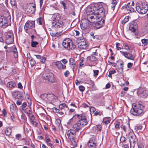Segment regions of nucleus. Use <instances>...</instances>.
Wrapping results in <instances>:
<instances>
[{
	"label": "nucleus",
	"instance_id": "obj_1",
	"mask_svg": "<svg viewBox=\"0 0 148 148\" xmlns=\"http://www.w3.org/2000/svg\"><path fill=\"white\" fill-rule=\"evenodd\" d=\"M87 18L90 19L93 26L99 29L104 25L105 21L102 18L105 16V11L102 6L97 3H93L88 8Z\"/></svg>",
	"mask_w": 148,
	"mask_h": 148
},
{
	"label": "nucleus",
	"instance_id": "obj_2",
	"mask_svg": "<svg viewBox=\"0 0 148 148\" xmlns=\"http://www.w3.org/2000/svg\"><path fill=\"white\" fill-rule=\"evenodd\" d=\"M144 108V106L141 102H139L138 104L133 103L130 110V113L135 116H141L143 114V109Z\"/></svg>",
	"mask_w": 148,
	"mask_h": 148
},
{
	"label": "nucleus",
	"instance_id": "obj_3",
	"mask_svg": "<svg viewBox=\"0 0 148 148\" xmlns=\"http://www.w3.org/2000/svg\"><path fill=\"white\" fill-rule=\"evenodd\" d=\"M53 26L56 28L58 32H51L50 34L53 36L58 37L61 35V33L63 31L64 29V23L62 21L60 20L52 24Z\"/></svg>",
	"mask_w": 148,
	"mask_h": 148
},
{
	"label": "nucleus",
	"instance_id": "obj_4",
	"mask_svg": "<svg viewBox=\"0 0 148 148\" xmlns=\"http://www.w3.org/2000/svg\"><path fill=\"white\" fill-rule=\"evenodd\" d=\"M62 44L64 48L69 50H73L76 47V45L73 44L72 40L69 38L65 39Z\"/></svg>",
	"mask_w": 148,
	"mask_h": 148
},
{
	"label": "nucleus",
	"instance_id": "obj_5",
	"mask_svg": "<svg viewBox=\"0 0 148 148\" xmlns=\"http://www.w3.org/2000/svg\"><path fill=\"white\" fill-rule=\"evenodd\" d=\"M136 9L138 13L142 14H145L148 10V5L142 3H137L136 4Z\"/></svg>",
	"mask_w": 148,
	"mask_h": 148
},
{
	"label": "nucleus",
	"instance_id": "obj_6",
	"mask_svg": "<svg viewBox=\"0 0 148 148\" xmlns=\"http://www.w3.org/2000/svg\"><path fill=\"white\" fill-rule=\"evenodd\" d=\"M8 16H5L4 18H0V27H5L9 25L11 21V16L8 12L6 13Z\"/></svg>",
	"mask_w": 148,
	"mask_h": 148
},
{
	"label": "nucleus",
	"instance_id": "obj_7",
	"mask_svg": "<svg viewBox=\"0 0 148 148\" xmlns=\"http://www.w3.org/2000/svg\"><path fill=\"white\" fill-rule=\"evenodd\" d=\"M43 78L46 82L53 83L54 82V77L53 73L48 72L43 74Z\"/></svg>",
	"mask_w": 148,
	"mask_h": 148
},
{
	"label": "nucleus",
	"instance_id": "obj_8",
	"mask_svg": "<svg viewBox=\"0 0 148 148\" xmlns=\"http://www.w3.org/2000/svg\"><path fill=\"white\" fill-rule=\"evenodd\" d=\"M40 97L42 99L48 102L53 101L55 99V96L52 94L45 93L41 95Z\"/></svg>",
	"mask_w": 148,
	"mask_h": 148
},
{
	"label": "nucleus",
	"instance_id": "obj_9",
	"mask_svg": "<svg viewBox=\"0 0 148 148\" xmlns=\"http://www.w3.org/2000/svg\"><path fill=\"white\" fill-rule=\"evenodd\" d=\"M90 19H83L81 21V27L82 29L89 28L92 23Z\"/></svg>",
	"mask_w": 148,
	"mask_h": 148
},
{
	"label": "nucleus",
	"instance_id": "obj_10",
	"mask_svg": "<svg viewBox=\"0 0 148 148\" xmlns=\"http://www.w3.org/2000/svg\"><path fill=\"white\" fill-rule=\"evenodd\" d=\"M6 55L7 57L9 55L10 52H13L14 57L16 58H18V53L16 47L14 46L12 47L7 48L5 50Z\"/></svg>",
	"mask_w": 148,
	"mask_h": 148
},
{
	"label": "nucleus",
	"instance_id": "obj_11",
	"mask_svg": "<svg viewBox=\"0 0 148 148\" xmlns=\"http://www.w3.org/2000/svg\"><path fill=\"white\" fill-rule=\"evenodd\" d=\"M138 93L140 97L145 98L148 95V91L145 88L140 87L138 90Z\"/></svg>",
	"mask_w": 148,
	"mask_h": 148
},
{
	"label": "nucleus",
	"instance_id": "obj_12",
	"mask_svg": "<svg viewBox=\"0 0 148 148\" xmlns=\"http://www.w3.org/2000/svg\"><path fill=\"white\" fill-rule=\"evenodd\" d=\"M6 42L8 44H10L12 43L14 41L13 35L12 33L8 32L5 36Z\"/></svg>",
	"mask_w": 148,
	"mask_h": 148
},
{
	"label": "nucleus",
	"instance_id": "obj_13",
	"mask_svg": "<svg viewBox=\"0 0 148 148\" xmlns=\"http://www.w3.org/2000/svg\"><path fill=\"white\" fill-rule=\"evenodd\" d=\"M121 54L123 55L125 58L132 61H134L135 58V56L132 53L127 51L123 52L121 51H120Z\"/></svg>",
	"mask_w": 148,
	"mask_h": 148
},
{
	"label": "nucleus",
	"instance_id": "obj_14",
	"mask_svg": "<svg viewBox=\"0 0 148 148\" xmlns=\"http://www.w3.org/2000/svg\"><path fill=\"white\" fill-rule=\"evenodd\" d=\"M76 133L75 131L73 130H68L67 133L68 138L71 140H74L75 137Z\"/></svg>",
	"mask_w": 148,
	"mask_h": 148
},
{
	"label": "nucleus",
	"instance_id": "obj_15",
	"mask_svg": "<svg viewBox=\"0 0 148 148\" xmlns=\"http://www.w3.org/2000/svg\"><path fill=\"white\" fill-rule=\"evenodd\" d=\"M128 138L130 142L131 148L133 145V147L134 145L135 140L136 139V136L133 133H130L128 136Z\"/></svg>",
	"mask_w": 148,
	"mask_h": 148
},
{
	"label": "nucleus",
	"instance_id": "obj_16",
	"mask_svg": "<svg viewBox=\"0 0 148 148\" xmlns=\"http://www.w3.org/2000/svg\"><path fill=\"white\" fill-rule=\"evenodd\" d=\"M88 145L90 148H96V141L95 137H92L90 139Z\"/></svg>",
	"mask_w": 148,
	"mask_h": 148
},
{
	"label": "nucleus",
	"instance_id": "obj_17",
	"mask_svg": "<svg viewBox=\"0 0 148 148\" xmlns=\"http://www.w3.org/2000/svg\"><path fill=\"white\" fill-rule=\"evenodd\" d=\"M35 26V23L34 22L31 21H28L25 23L24 29L27 31L29 29L32 28Z\"/></svg>",
	"mask_w": 148,
	"mask_h": 148
},
{
	"label": "nucleus",
	"instance_id": "obj_18",
	"mask_svg": "<svg viewBox=\"0 0 148 148\" xmlns=\"http://www.w3.org/2000/svg\"><path fill=\"white\" fill-rule=\"evenodd\" d=\"M61 17L60 14L58 13H55L53 14L52 18V24H54L56 22L60 20Z\"/></svg>",
	"mask_w": 148,
	"mask_h": 148
},
{
	"label": "nucleus",
	"instance_id": "obj_19",
	"mask_svg": "<svg viewBox=\"0 0 148 148\" xmlns=\"http://www.w3.org/2000/svg\"><path fill=\"white\" fill-rule=\"evenodd\" d=\"M55 65L59 70H64L66 69V66L63 65L60 61H57L55 63Z\"/></svg>",
	"mask_w": 148,
	"mask_h": 148
},
{
	"label": "nucleus",
	"instance_id": "obj_20",
	"mask_svg": "<svg viewBox=\"0 0 148 148\" xmlns=\"http://www.w3.org/2000/svg\"><path fill=\"white\" fill-rule=\"evenodd\" d=\"M138 29V25L135 22H133L131 23L129 26V29L132 32H135Z\"/></svg>",
	"mask_w": 148,
	"mask_h": 148
},
{
	"label": "nucleus",
	"instance_id": "obj_21",
	"mask_svg": "<svg viewBox=\"0 0 148 148\" xmlns=\"http://www.w3.org/2000/svg\"><path fill=\"white\" fill-rule=\"evenodd\" d=\"M82 127L78 122L76 124L73 125V128L75 130L76 132H78L79 131L81 130V128Z\"/></svg>",
	"mask_w": 148,
	"mask_h": 148
},
{
	"label": "nucleus",
	"instance_id": "obj_22",
	"mask_svg": "<svg viewBox=\"0 0 148 148\" xmlns=\"http://www.w3.org/2000/svg\"><path fill=\"white\" fill-rule=\"evenodd\" d=\"M73 117H75V118H77L80 120L82 119V120H87L86 118L85 115L84 114H77L73 116Z\"/></svg>",
	"mask_w": 148,
	"mask_h": 148
},
{
	"label": "nucleus",
	"instance_id": "obj_23",
	"mask_svg": "<svg viewBox=\"0 0 148 148\" xmlns=\"http://www.w3.org/2000/svg\"><path fill=\"white\" fill-rule=\"evenodd\" d=\"M84 41H81L79 43V47L81 49H86L87 47V45L86 43V41L84 39Z\"/></svg>",
	"mask_w": 148,
	"mask_h": 148
},
{
	"label": "nucleus",
	"instance_id": "obj_24",
	"mask_svg": "<svg viewBox=\"0 0 148 148\" xmlns=\"http://www.w3.org/2000/svg\"><path fill=\"white\" fill-rule=\"evenodd\" d=\"M123 7L126 9L128 13L130 12H133L134 10V8L130 6V3H128L127 5L123 6Z\"/></svg>",
	"mask_w": 148,
	"mask_h": 148
},
{
	"label": "nucleus",
	"instance_id": "obj_25",
	"mask_svg": "<svg viewBox=\"0 0 148 148\" xmlns=\"http://www.w3.org/2000/svg\"><path fill=\"white\" fill-rule=\"evenodd\" d=\"M59 108L61 110H64V111H68L69 108L64 103H62L60 104L59 106Z\"/></svg>",
	"mask_w": 148,
	"mask_h": 148
},
{
	"label": "nucleus",
	"instance_id": "obj_26",
	"mask_svg": "<svg viewBox=\"0 0 148 148\" xmlns=\"http://www.w3.org/2000/svg\"><path fill=\"white\" fill-rule=\"evenodd\" d=\"M27 106V104L26 102H24L22 105V106H21L20 107V109L21 110V111H24L25 112H26L27 114H28V116H29V114H30L29 112H30V110H29V113H28L27 112H26L25 110V108Z\"/></svg>",
	"mask_w": 148,
	"mask_h": 148
},
{
	"label": "nucleus",
	"instance_id": "obj_27",
	"mask_svg": "<svg viewBox=\"0 0 148 148\" xmlns=\"http://www.w3.org/2000/svg\"><path fill=\"white\" fill-rule=\"evenodd\" d=\"M87 60L90 62H94L97 60V58L93 56H88L87 58Z\"/></svg>",
	"mask_w": 148,
	"mask_h": 148
},
{
	"label": "nucleus",
	"instance_id": "obj_28",
	"mask_svg": "<svg viewBox=\"0 0 148 148\" xmlns=\"http://www.w3.org/2000/svg\"><path fill=\"white\" fill-rule=\"evenodd\" d=\"M120 67L116 69L117 72L119 74H121L123 72V62H122L120 63Z\"/></svg>",
	"mask_w": 148,
	"mask_h": 148
},
{
	"label": "nucleus",
	"instance_id": "obj_29",
	"mask_svg": "<svg viewBox=\"0 0 148 148\" xmlns=\"http://www.w3.org/2000/svg\"><path fill=\"white\" fill-rule=\"evenodd\" d=\"M45 139L46 143L47 145L51 147V148H53V147H54L52 144L50 143L51 141V140L48 138V136L47 135L45 136Z\"/></svg>",
	"mask_w": 148,
	"mask_h": 148
},
{
	"label": "nucleus",
	"instance_id": "obj_30",
	"mask_svg": "<svg viewBox=\"0 0 148 148\" xmlns=\"http://www.w3.org/2000/svg\"><path fill=\"white\" fill-rule=\"evenodd\" d=\"M69 62L71 67L73 69H74L75 67V61L73 59L71 58L69 59Z\"/></svg>",
	"mask_w": 148,
	"mask_h": 148
},
{
	"label": "nucleus",
	"instance_id": "obj_31",
	"mask_svg": "<svg viewBox=\"0 0 148 148\" xmlns=\"http://www.w3.org/2000/svg\"><path fill=\"white\" fill-rule=\"evenodd\" d=\"M78 122L81 124V125L83 127L87 124L88 121L87 120H82V119H81L79 120Z\"/></svg>",
	"mask_w": 148,
	"mask_h": 148
},
{
	"label": "nucleus",
	"instance_id": "obj_32",
	"mask_svg": "<svg viewBox=\"0 0 148 148\" xmlns=\"http://www.w3.org/2000/svg\"><path fill=\"white\" fill-rule=\"evenodd\" d=\"M110 118L109 117H106L103 118V122L106 124H108L110 123Z\"/></svg>",
	"mask_w": 148,
	"mask_h": 148
},
{
	"label": "nucleus",
	"instance_id": "obj_33",
	"mask_svg": "<svg viewBox=\"0 0 148 148\" xmlns=\"http://www.w3.org/2000/svg\"><path fill=\"white\" fill-rule=\"evenodd\" d=\"M10 3L13 8H17V4L15 0H11Z\"/></svg>",
	"mask_w": 148,
	"mask_h": 148
},
{
	"label": "nucleus",
	"instance_id": "obj_34",
	"mask_svg": "<svg viewBox=\"0 0 148 148\" xmlns=\"http://www.w3.org/2000/svg\"><path fill=\"white\" fill-rule=\"evenodd\" d=\"M16 85V83L13 82H11L8 83L7 84V86L10 88L14 87Z\"/></svg>",
	"mask_w": 148,
	"mask_h": 148
},
{
	"label": "nucleus",
	"instance_id": "obj_35",
	"mask_svg": "<svg viewBox=\"0 0 148 148\" xmlns=\"http://www.w3.org/2000/svg\"><path fill=\"white\" fill-rule=\"evenodd\" d=\"M12 132V129L10 127H8L7 128L5 131V133L7 136L10 135Z\"/></svg>",
	"mask_w": 148,
	"mask_h": 148
},
{
	"label": "nucleus",
	"instance_id": "obj_36",
	"mask_svg": "<svg viewBox=\"0 0 148 148\" xmlns=\"http://www.w3.org/2000/svg\"><path fill=\"white\" fill-rule=\"evenodd\" d=\"M117 2L116 0H113L112 1V5H111V8L112 10H114L115 8V6L117 4Z\"/></svg>",
	"mask_w": 148,
	"mask_h": 148
},
{
	"label": "nucleus",
	"instance_id": "obj_37",
	"mask_svg": "<svg viewBox=\"0 0 148 148\" xmlns=\"http://www.w3.org/2000/svg\"><path fill=\"white\" fill-rule=\"evenodd\" d=\"M142 126L141 125H136L134 128V130L137 132H140L142 129Z\"/></svg>",
	"mask_w": 148,
	"mask_h": 148
},
{
	"label": "nucleus",
	"instance_id": "obj_38",
	"mask_svg": "<svg viewBox=\"0 0 148 148\" xmlns=\"http://www.w3.org/2000/svg\"><path fill=\"white\" fill-rule=\"evenodd\" d=\"M10 110L12 113L14 112L16 110V106L13 104H11L10 106Z\"/></svg>",
	"mask_w": 148,
	"mask_h": 148
},
{
	"label": "nucleus",
	"instance_id": "obj_39",
	"mask_svg": "<svg viewBox=\"0 0 148 148\" xmlns=\"http://www.w3.org/2000/svg\"><path fill=\"white\" fill-rule=\"evenodd\" d=\"M141 41L144 46L148 45V40L146 39H143L141 40Z\"/></svg>",
	"mask_w": 148,
	"mask_h": 148
},
{
	"label": "nucleus",
	"instance_id": "obj_40",
	"mask_svg": "<svg viewBox=\"0 0 148 148\" xmlns=\"http://www.w3.org/2000/svg\"><path fill=\"white\" fill-rule=\"evenodd\" d=\"M30 120L31 124H32L33 126H37L38 124V123L36 122V120L33 119H31Z\"/></svg>",
	"mask_w": 148,
	"mask_h": 148
},
{
	"label": "nucleus",
	"instance_id": "obj_41",
	"mask_svg": "<svg viewBox=\"0 0 148 148\" xmlns=\"http://www.w3.org/2000/svg\"><path fill=\"white\" fill-rule=\"evenodd\" d=\"M29 62L30 64L32 66H33L36 64V62L34 60L33 58H31V59L29 58Z\"/></svg>",
	"mask_w": 148,
	"mask_h": 148
},
{
	"label": "nucleus",
	"instance_id": "obj_42",
	"mask_svg": "<svg viewBox=\"0 0 148 148\" xmlns=\"http://www.w3.org/2000/svg\"><path fill=\"white\" fill-rule=\"evenodd\" d=\"M129 17L128 16H126L124 19L122 21L121 23L122 24H124L129 20Z\"/></svg>",
	"mask_w": 148,
	"mask_h": 148
},
{
	"label": "nucleus",
	"instance_id": "obj_43",
	"mask_svg": "<svg viewBox=\"0 0 148 148\" xmlns=\"http://www.w3.org/2000/svg\"><path fill=\"white\" fill-rule=\"evenodd\" d=\"M4 48L5 49H7V47L6 46L4 45V44L3 42L0 43V52L2 51V49Z\"/></svg>",
	"mask_w": 148,
	"mask_h": 148
},
{
	"label": "nucleus",
	"instance_id": "obj_44",
	"mask_svg": "<svg viewBox=\"0 0 148 148\" xmlns=\"http://www.w3.org/2000/svg\"><path fill=\"white\" fill-rule=\"evenodd\" d=\"M38 43L37 42L32 41L31 45L32 47H36V45H38Z\"/></svg>",
	"mask_w": 148,
	"mask_h": 148
},
{
	"label": "nucleus",
	"instance_id": "obj_45",
	"mask_svg": "<svg viewBox=\"0 0 148 148\" xmlns=\"http://www.w3.org/2000/svg\"><path fill=\"white\" fill-rule=\"evenodd\" d=\"M29 9L31 10L30 11H29L30 13H32L34 12L35 10V7L34 6H31L29 7Z\"/></svg>",
	"mask_w": 148,
	"mask_h": 148
},
{
	"label": "nucleus",
	"instance_id": "obj_46",
	"mask_svg": "<svg viewBox=\"0 0 148 148\" xmlns=\"http://www.w3.org/2000/svg\"><path fill=\"white\" fill-rule=\"evenodd\" d=\"M37 23L40 25L42 24V18L41 17H40L37 19Z\"/></svg>",
	"mask_w": 148,
	"mask_h": 148
},
{
	"label": "nucleus",
	"instance_id": "obj_47",
	"mask_svg": "<svg viewBox=\"0 0 148 148\" xmlns=\"http://www.w3.org/2000/svg\"><path fill=\"white\" fill-rule=\"evenodd\" d=\"M18 93V92L17 91H13L12 93V95L13 97H16Z\"/></svg>",
	"mask_w": 148,
	"mask_h": 148
},
{
	"label": "nucleus",
	"instance_id": "obj_48",
	"mask_svg": "<svg viewBox=\"0 0 148 148\" xmlns=\"http://www.w3.org/2000/svg\"><path fill=\"white\" fill-rule=\"evenodd\" d=\"M66 2L67 1H62L60 3L63 5L64 9H65L66 8Z\"/></svg>",
	"mask_w": 148,
	"mask_h": 148
},
{
	"label": "nucleus",
	"instance_id": "obj_49",
	"mask_svg": "<svg viewBox=\"0 0 148 148\" xmlns=\"http://www.w3.org/2000/svg\"><path fill=\"white\" fill-rule=\"evenodd\" d=\"M79 90L81 92L84 91L85 89V87L83 86H80L79 87Z\"/></svg>",
	"mask_w": 148,
	"mask_h": 148
},
{
	"label": "nucleus",
	"instance_id": "obj_50",
	"mask_svg": "<svg viewBox=\"0 0 148 148\" xmlns=\"http://www.w3.org/2000/svg\"><path fill=\"white\" fill-rule=\"evenodd\" d=\"M46 60V58L44 57H41L40 59V61L42 63H43L45 62Z\"/></svg>",
	"mask_w": 148,
	"mask_h": 148
},
{
	"label": "nucleus",
	"instance_id": "obj_51",
	"mask_svg": "<svg viewBox=\"0 0 148 148\" xmlns=\"http://www.w3.org/2000/svg\"><path fill=\"white\" fill-rule=\"evenodd\" d=\"M123 45L124 46V49H125L126 50L128 51L130 49V48L128 46V45H127L126 44H123Z\"/></svg>",
	"mask_w": 148,
	"mask_h": 148
},
{
	"label": "nucleus",
	"instance_id": "obj_52",
	"mask_svg": "<svg viewBox=\"0 0 148 148\" xmlns=\"http://www.w3.org/2000/svg\"><path fill=\"white\" fill-rule=\"evenodd\" d=\"M83 66H84V64H83V59H82L81 60L80 62L79 68H81Z\"/></svg>",
	"mask_w": 148,
	"mask_h": 148
},
{
	"label": "nucleus",
	"instance_id": "obj_53",
	"mask_svg": "<svg viewBox=\"0 0 148 148\" xmlns=\"http://www.w3.org/2000/svg\"><path fill=\"white\" fill-rule=\"evenodd\" d=\"M16 139L18 140L21 137V135L20 134H18L16 135Z\"/></svg>",
	"mask_w": 148,
	"mask_h": 148
},
{
	"label": "nucleus",
	"instance_id": "obj_54",
	"mask_svg": "<svg viewBox=\"0 0 148 148\" xmlns=\"http://www.w3.org/2000/svg\"><path fill=\"white\" fill-rule=\"evenodd\" d=\"M70 72H69L68 71H66L64 73V75L66 77H68L69 75Z\"/></svg>",
	"mask_w": 148,
	"mask_h": 148
},
{
	"label": "nucleus",
	"instance_id": "obj_55",
	"mask_svg": "<svg viewBox=\"0 0 148 148\" xmlns=\"http://www.w3.org/2000/svg\"><path fill=\"white\" fill-rule=\"evenodd\" d=\"M53 111L54 112L58 113L60 111V110L56 108H52Z\"/></svg>",
	"mask_w": 148,
	"mask_h": 148
},
{
	"label": "nucleus",
	"instance_id": "obj_56",
	"mask_svg": "<svg viewBox=\"0 0 148 148\" xmlns=\"http://www.w3.org/2000/svg\"><path fill=\"white\" fill-rule=\"evenodd\" d=\"M94 73V76H96L98 75L99 71L98 70H95L93 71Z\"/></svg>",
	"mask_w": 148,
	"mask_h": 148
},
{
	"label": "nucleus",
	"instance_id": "obj_57",
	"mask_svg": "<svg viewBox=\"0 0 148 148\" xmlns=\"http://www.w3.org/2000/svg\"><path fill=\"white\" fill-rule=\"evenodd\" d=\"M75 117H73L72 118H71L68 121L67 123V124L68 125H71L72 124L73 122V118H74Z\"/></svg>",
	"mask_w": 148,
	"mask_h": 148
},
{
	"label": "nucleus",
	"instance_id": "obj_58",
	"mask_svg": "<svg viewBox=\"0 0 148 148\" xmlns=\"http://www.w3.org/2000/svg\"><path fill=\"white\" fill-rule=\"evenodd\" d=\"M120 140L121 142H123L126 140V138L123 136H121L120 138Z\"/></svg>",
	"mask_w": 148,
	"mask_h": 148
},
{
	"label": "nucleus",
	"instance_id": "obj_59",
	"mask_svg": "<svg viewBox=\"0 0 148 148\" xmlns=\"http://www.w3.org/2000/svg\"><path fill=\"white\" fill-rule=\"evenodd\" d=\"M58 115L60 117H62L64 115V112L59 111V112H58Z\"/></svg>",
	"mask_w": 148,
	"mask_h": 148
},
{
	"label": "nucleus",
	"instance_id": "obj_60",
	"mask_svg": "<svg viewBox=\"0 0 148 148\" xmlns=\"http://www.w3.org/2000/svg\"><path fill=\"white\" fill-rule=\"evenodd\" d=\"M101 129V127L100 125H98L97 126V129L98 131H100Z\"/></svg>",
	"mask_w": 148,
	"mask_h": 148
},
{
	"label": "nucleus",
	"instance_id": "obj_61",
	"mask_svg": "<svg viewBox=\"0 0 148 148\" xmlns=\"http://www.w3.org/2000/svg\"><path fill=\"white\" fill-rule=\"evenodd\" d=\"M120 125V123L119 122H117L115 124V127L116 129H118L119 128V125Z\"/></svg>",
	"mask_w": 148,
	"mask_h": 148
},
{
	"label": "nucleus",
	"instance_id": "obj_62",
	"mask_svg": "<svg viewBox=\"0 0 148 148\" xmlns=\"http://www.w3.org/2000/svg\"><path fill=\"white\" fill-rule=\"evenodd\" d=\"M133 65V64L132 63L129 62L127 64V66L128 68H131Z\"/></svg>",
	"mask_w": 148,
	"mask_h": 148
},
{
	"label": "nucleus",
	"instance_id": "obj_63",
	"mask_svg": "<svg viewBox=\"0 0 148 148\" xmlns=\"http://www.w3.org/2000/svg\"><path fill=\"white\" fill-rule=\"evenodd\" d=\"M121 128L123 129L124 131L126 132V128L125 125H121Z\"/></svg>",
	"mask_w": 148,
	"mask_h": 148
},
{
	"label": "nucleus",
	"instance_id": "obj_64",
	"mask_svg": "<svg viewBox=\"0 0 148 148\" xmlns=\"http://www.w3.org/2000/svg\"><path fill=\"white\" fill-rule=\"evenodd\" d=\"M90 84L91 85L92 88H93L95 86V84L94 82L92 81H90Z\"/></svg>",
	"mask_w": 148,
	"mask_h": 148
}]
</instances>
